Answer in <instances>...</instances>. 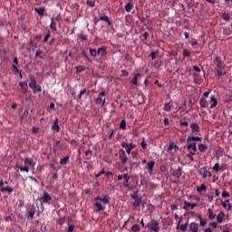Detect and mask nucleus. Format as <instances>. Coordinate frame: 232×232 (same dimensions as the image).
<instances>
[{"instance_id":"obj_28","label":"nucleus","mask_w":232,"mask_h":232,"mask_svg":"<svg viewBox=\"0 0 232 232\" xmlns=\"http://www.w3.org/2000/svg\"><path fill=\"white\" fill-rule=\"evenodd\" d=\"M181 175H182V171H181L180 167H179V169L173 172V176L179 179L181 177Z\"/></svg>"},{"instance_id":"obj_32","label":"nucleus","mask_w":232,"mask_h":232,"mask_svg":"<svg viewBox=\"0 0 232 232\" xmlns=\"http://www.w3.org/2000/svg\"><path fill=\"white\" fill-rule=\"evenodd\" d=\"M141 197L138 198H134L133 200H135V202L133 203V207L134 208H138L140 206V202H141Z\"/></svg>"},{"instance_id":"obj_12","label":"nucleus","mask_w":232,"mask_h":232,"mask_svg":"<svg viewBox=\"0 0 232 232\" xmlns=\"http://www.w3.org/2000/svg\"><path fill=\"white\" fill-rule=\"evenodd\" d=\"M155 165H156V161H148L147 163L146 169L150 175H152Z\"/></svg>"},{"instance_id":"obj_22","label":"nucleus","mask_w":232,"mask_h":232,"mask_svg":"<svg viewBox=\"0 0 232 232\" xmlns=\"http://www.w3.org/2000/svg\"><path fill=\"white\" fill-rule=\"evenodd\" d=\"M222 71L223 70H219L218 68H215L216 75H218V77H222V76L227 75V72L226 71L222 72Z\"/></svg>"},{"instance_id":"obj_34","label":"nucleus","mask_w":232,"mask_h":232,"mask_svg":"<svg viewBox=\"0 0 232 232\" xmlns=\"http://www.w3.org/2000/svg\"><path fill=\"white\" fill-rule=\"evenodd\" d=\"M171 108H172V105H170V102H165L164 103V109L163 110L165 111H170Z\"/></svg>"},{"instance_id":"obj_40","label":"nucleus","mask_w":232,"mask_h":232,"mask_svg":"<svg viewBox=\"0 0 232 232\" xmlns=\"http://www.w3.org/2000/svg\"><path fill=\"white\" fill-rule=\"evenodd\" d=\"M183 56H184V58H186V57H190L191 56V53H190V51L189 50H188V49H184L183 50Z\"/></svg>"},{"instance_id":"obj_23","label":"nucleus","mask_w":232,"mask_h":232,"mask_svg":"<svg viewBox=\"0 0 232 232\" xmlns=\"http://www.w3.org/2000/svg\"><path fill=\"white\" fill-rule=\"evenodd\" d=\"M133 6H134V5L132 3H127L126 5L124 6L125 11L127 13H130L131 10L133 9Z\"/></svg>"},{"instance_id":"obj_18","label":"nucleus","mask_w":232,"mask_h":232,"mask_svg":"<svg viewBox=\"0 0 232 232\" xmlns=\"http://www.w3.org/2000/svg\"><path fill=\"white\" fill-rule=\"evenodd\" d=\"M99 21H104L108 24L109 26H111L113 22L111 20H110V18L108 17V15H102V16H100V19Z\"/></svg>"},{"instance_id":"obj_1","label":"nucleus","mask_w":232,"mask_h":232,"mask_svg":"<svg viewBox=\"0 0 232 232\" xmlns=\"http://www.w3.org/2000/svg\"><path fill=\"white\" fill-rule=\"evenodd\" d=\"M202 138H199V136H188L187 142V150L188 151V154H187V158H188L192 162L195 161L193 156L196 155V152L198 150L197 143L195 142H201Z\"/></svg>"},{"instance_id":"obj_37","label":"nucleus","mask_w":232,"mask_h":232,"mask_svg":"<svg viewBox=\"0 0 232 232\" xmlns=\"http://www.w3.org/2000/svg\"><path fill=\"white\" fill-rule=\"evenodd\" d=\"M188 222H187L186 224L184 225H179V228L182 232H186L187 229H188Z\"/></svg>"},{"instance_id":"obj_49","label":"nucleus","mask_w":232,"mask_h":232,"mask_svg":"<svg viewBox=\"0 0 232 232\" xmlns=\"http://www.w3.org/2000/svg\"><path fill=\"white\" fill-rule=\"evenodd\" d=\"M140 146L142 147L143 150H146L147 149V143L145 141V138H142V141L140 143Z\"/></svg>"},{"instance_id":"obj_8","label":"nucleus","mask_w":232,"mask_h":232,"mask_svg":"<svg viewBox=\"0 0 232 232\" xmlns=\"http://www.w3.org/2000/svg\"><path fill=\"white\" fill-rule=\"evenodd\" d=\"M53 198L48 194V192H44L43 196L40 198L42 204H51Z\"/></svg>"},{"instance_id":"obj_4","label":"nucleus","mask_w":232,"mask_h":232,"mask_svg":"<svg viewBox=\"0 0 232 232\" xmlns=\"http://www.w3.org/2000/svg\"><path fill=\"white\" fill-rule=\"evenodd\" d=\"M160 222L155 219H151L150 222L146 226V227L150 228L151 231L154 232H159L160 227H159Z\"/></svg>"},{"instance_id":"obj_15","label":"nucleus","mask_w":232,"mask_h":232,"mask_svg":"<svg viewBox=\"0 0 232 232\" xmlns=\"http://www.w3.org/2000/svg\"><path fill=\"white\" fill-rule=\"evenodd\" d=\"M209 102L211 103L210 109H214L218 106V101L216 95H211Z\"/></svg>"},{"instance_id":"obj_17","label":"nucleus","mask_w":232,"mask_h":232,"mask_svg":"<svg viewBox=\"0 0 232 232\" xmlns=\"http://www.w3.org/2000/svg\"><path fill=\"white\" fill-rule=\"evenodd\" d=\"M200 107L203 109H206L208 107V102L204 96H201L200 102H199Z\"/></svg>"},{"instance_id":"obj_25","label":"nucleus","mask_w":232,"mask_h":232,"mask_svg":"<svg viewBox=\"0 0 232 232\" xmlns=\"http://www.w3.org/2000/svg\"><path fill=\"white\" fill-rule=\"evenodd\" d=\"M69 156H64L63 158H62V160H60V164L62 166H65L69 162Z\"/></svg>"},{"instance_id":"obj_41","label":"nucleus","mask_w":232,"mask_h":232,"mask_svg":"<svg viewBox=\"0 0 232 232\" xmlns=\"http://www.w3.org/2000/svg\"><path fill=\"white\" fill-rule=\"evenodd\" d=\"M50 28H51L52 30H53L54 32L57 31L56 23L53 21V18H52V23L50 24Z\"/></svg>"},{"instance_id":"obj_13","label":"nucleus","mask_w":232,"mask_h":232,"mask_svg":"<svg viewBox=\"0 0 232 232\" xmlns=\"http://www.w3.org/2000/svg\"><path fill=\"white\" fill-rule=\"evenodd\" d=\"M36 79L31 76V82H29V88L33 90L34 93H36Z\"/></svg>"},{"instance_id":"obj_51","label":"nucleus","mask_w":232,"mask_h":232,"mask_svg":"<svg viewBox=\"0 0 232 232\" xmlns=\"http://www.w3.org/2000/svg\"><path fill=\"white\" fill-rule=\"evenodd\" d=\"M130 197H131L132 199H137V198H140V197H139V195H138V191H135L134 193H132V194L130 195Z\"/></svg>"},{"instance_id":"obj_38","label":"nucleus","mask_w":232,"mask_h":232,"mask_svg":"<svg viewBox=\"0 0 232 232\" xmlns=\"http://www.w3.org/2000/svg\"><path fill=\"white\" fill-rule=\"evenodd\" d=\"M127 127V123L125 120H121V124H120V129L122 130H125Z\"/></svg>"},{"instance_id":"obj_3","label":"nucleus","mask_w":232,"mask_h":232,"mask_svg":"<svg viewBox=\"0 0 232 232\" xmlns=\"http://www.w3.org/2000/svg\"><path fill=\"white\" fill-rule=\"evenodd\" d=\"M119 160L122 166H125L127 164V162L129 161V158H128L125 150H123V149H120V150H119Z\"/></svg>"},{"instance_id":"obj_47","label":"nucleus","mask_w":232,"mask_h":232,"mask_svg":"<svg viewBox=\"0 0 232 232\" xmlns=\"http://www.w3.org/2000/svg\"><path fill=\"white\" fill-rule=\"evenodd\" d=\"M87 5L93 8L95 6V2L92 0H87Z\"/></svg>"},{"instance_id":"obj_19","label":"nucleus","mask_w":232,"mask_h":232,"mask_svg":"<svg viewBox=\"0 0 232 232\" xmlns=\"http://www.w3.org/2000/svg\"><path fill=\"white\" fill-rule=\"evenodd\" d=\"M17 65H18V59L15 56V57H14V63H12V67H13L14 72H19V69H18Z\"/></svg>"},{"instance_id":"obj_36","label":"nucleus","mask_w":232,"mask_h":232,"mask_svg":"<svg viewBox=\"0 0 232 232\" xmlns=\"http://www.w3.org/2000/svg\"><path fill=\"white\" fill-rule=\"evenodd\" d=\"M215 218H216V214H214V212L212 211V209L209 208V209H208V218H209L210 220H213V219H215Z\"/></svg>"},{"instance_id":"obj_39","label":"nucleus","mask_w":232,"mask_h":232,"mask_svg":"<svg viewBox=\"0 0 232 232\" xmlns=\"http://www.w3.org/2000/svg\"><path fill=\"white\" fill-rule=\"evenodd\" d=\"M84 154H85V157H86L85 159L87 160L92 159V150H90V149L88 150H85Z\"/></svg>"},{"instance_id":"obj_58","label":"nucleus","mask_w":232,"mask_h":232,"mask_svg":"<svg viewBox=\"0 0 232 232\" xmlns=\"http://www.w3.org/2000/svg\"><path fill=\"white\" fill-rule=\"evenodd\" d=\"M84 70H85V67L81 65V66L77 67V73H80V72H83Z\"/></svg>"},{"instance_id":"obj_64","label":"nucleus","mask_w":232,"mask_h":232,"mask_svg":"<svg viewBox=\"0 0 232 232\" xmlns=\"http://www.w3.org/2000/svg\"><path fill=\"white\" fill-rule=\"evenodd\" d=\"M73 230H74V226L69 225L68 232H73Z\"/></svg>"},{"instance_id":"obj_55","label":"nucleus","mask_w":232,"mask_h":232,"mask_svg":"<svg viewBox=\"0 0 232 232\" xmlns=\"http://www.w3.org/2000/svg\"><path fill=\"white\" fill-rule=\"evenodd\" d=\"M179 124H180V127H186V128L188 127V121H182L180 120V121H179Z\"/></svg>"},{"instance_id":"obj_61","label":"nucleus","mask_w":232,"mask_h":232,"mask_svg":"<svg viewBox=\"0 0 232 232\" xmlns=\"http://www.w3.org/2000/svg\"><path fill=\"white\" fill-rule=\"evenodd\" d=\"M209 227H213L214 229H216L218 227V224L215 222H212L209 224Z\"/></svg>"},{"instance_id":"obj_27","label":"nucleus","mask_w":232,"mask_h":232,"mask_svg":"<svg viewBox=\"0 0 232 232\" xmlns=\"http://www.w3.org/2000/svg\"><path fill=\"white\" fill-rule=\"evenodd\" d=\"M174 148H177L176 143H169V148L167 149V152L171 154Z\"/></svg>"},{"instance_id":"obj_59","label":"nucleus","mask_w":232,"mask_h":232,"mask_svg":"<svg viewBox=\"0 0 232 232\" xmlns=\"http://www.w3.org/2000/svg\"><path fill=\"white\" fill-rule=\"evenodd\" d=\"M85 93H86V89L82 90L79 94V99L82 100V96L84 95Z\"/></svg>"},{"instance_id":"obj_9","label":"nucleus","mask_w":232,"mask_h":232,"mask_svg":"<svg viewBox=\"0 0 232 232\" xmlns=\"http://www.w3.org/2000/svg\"><path fill=\"white\" fill-rule=\"evenodd\" d=\"M198 174L202 176L203 179H207L208 177H211L212 174L208 170L207 167H203L198 170Z\"/></svg>"},{"instance_id":"obj_29","label":"nucleus","mask_w":232,"mask_h":232,"mask_svg":"<svg viewBox=\"0 0 232 232\" xmlns=\"http://www.w3.org/2000/svg\"><path fill=\"white\" fill-rule=\"evenodd\" d=\"M198 150H200V152L205 153L208 150V145L200 143V145H198Z\"/></svg>"},{"instance_id":"obj_2","label":"nucleus","mask_w":232,"mask_h":232,"mask_svg":"<svg viewBox=\"0 0 232 232\" xmlns=\"http://www.w3.org/2000/svg\"><path fill=\"white\" fill-rule=\"evenodd\" d=\"M131 179L130 176H129L128 173H125L123 175L118 176V180L121 181V179H124L123 186L129 189H132V185L130 184V179Z\"/></svg>"},{"instance_id":"obj_21","label":"nucleus","mask_w":232,"mask_h":232,"mask_svg":"<svg viewBox=\"0 0 232 232\" xmlns=\"http://www.w3.org/2000/svg\"><path fill=\"white\" fill-rule=\"evenodd\" d=\"M194 81L197 84H201L203 82L202 78L197 72L194 73Z\"/></svg>"},{"instance_id":"obj_35","label":"nucleus","mask_w":232,"mask_h":232,"mask_svg":"<svg viewBox=\"0 0 232 232\" xmlns=\"http://www.w3.org/2000/svg\"><path fill=\"white\" fill-rule=\"evenodd\" d=\"M90 53L92 57H96L97 55H99L98 50L94 48H90Z\"/></svg>"},{"instance_id":"obj_33","label":"nucleus","mask_w":232,"mask_h":232,"mask_svg":"<svg viewBox=\"0 0 232 232\" xmlns=\"http://www.w3.org/2000/svg\"><path fill=\"white\" fill-rule=\"evenodd\" d=\"M224 217H225V213L224 212H220L218 214V218H217L218 223H222Z\"/></svg>"},{"instance_id":"obj_63","label":"nucleus","mask_w":232,"mask_h":232,"mask_svg":"<svg viewBox=\"0 0 232 232\" xmlns=\"http://www.w3.org/2000/svg\"><path fill=\"white\" fill-rule=\"evenodd\" d=\"M207 225V220L206 219H201L200 220V226L205 227Z\"/></svg>"},{"instance_id":"obj_6","label":"nucleus","mask_w":232,"mask_h":232,"mask_svg":"<svg viewBox=\"0 0 232 232\" xmlns=\"http://www.w3.org/2000/svg\"><path fill=\"white\" fill-rule=\"evenodd\" d=\"M214 63L217 64V67H215V69L224 70L226 68V64L224 63L220 56H216Z\"/></svg>"},{"instance_id":"obj_30","label":"nucleus","mask_w":232,"mask_h":232,"mask_svg":"<svg viewBox=\"0 0 232 232\" xmlns=\"http://www.w3.org/2000/svg\"><path fill=\"white\" fill-rule=\"evenodd\" d=\"M139 77H141V74L140 72L135 73V76H134V78L131 81L133 85H137L138 84V78Z\"/></svg>"},{"instance_id":"obj_62","label":"nucleus","mask_w":232,"mask_h":232,"mask_svg":"<svg viewBox=\"0 0 232 232\" xmlns=\"http://www.w3.org/2000/svg\"><path fill=\"white\" fill-rule=\"evenodd\" d=\"M222 197H223V198H228V197H230V195H229L228 192H227L226 190H224V191H223V194H222Z\"/></svg>"},{"instance_id":"obj_42","label":"nucleus","mask_w":232,"mask_h":232,"mask_svg":"<svg viewBox=\"0 0 232 232\" xmlns=\"http://www.w3.org/2000/svg\"><path fill=\"white\" fill-rule=\"evenodd\" d=\"M131 231L132 232H140V226L137 225V224L133 225L132 227H131Z\"/></svg>"},{"instance_id":"obj_11","label":"nucleus","mask_w":232,"mask_h":232,"mask_svg":"<svg viewBox=\"0 0 232 232\" xmlns=\"http://www.w3.org/2000/svg\"><path fill=\"white\" fill-rule=\"evenodd\" d=\"M101 54L102 60H105L107 58V50L106 47L102 46L98 48V55Z\"/></svg>"},{"instance_id":"obj_16","label":"nucleus","mask_w":232,"mask_h":232,"mask_svg":"<svg viewBox=\"0 0 232 232\" xmlns=\"http://www.w3.org/2000/svg\"><path fill=\"white\" fill-rule=\"evenodd\" d=\"M188 227H189V232H199L198 224L192 222Z\"/></svg>"},{"instance_id":"obj_44","label":"nucleus","mask_w":232,"mask_h":232,"mask_svg":"<svg viewBox=\"0 0 232 232\" xmlns=\"http://www.w3.org/2000/svg\"><path fill=\"white\" fill-rule=\"evenodd\" d=\"M197 190H198L199 193H201L202 191H206V190H207V187H206L204 184H202L200 187H198V188H197Z\"/></svg>"},{"instance_id":"obj_31","label":"nucleus","mask_w":232,"mask_h":232,"mask_svg":"<svg viewBox=\"0 0 232 232\" xmlns=\"http://www.w3.org/2000/svg\"><path fill=\"white\" fill-rule=\"evenodd\" d=\"M95 207L97 208L98 211L101 212V211H103L106 207H103L100 202H96L95 203Z\"/></svg>"},{"instance_id":"obj_14","label":"nucleus","mask_w":232,"mask_h":232,"mask_svg":"<svg viewBox=\"0 0 232 232\" xmlns=\"http://www.w3.org/2000/svg\"><path fill=\"white\" fill-rule=\"evenodd\" d=\"M95 201H101L102 202L104 205H107L110 203V198H107L106 196H104L103 198H102L101 196H97L95 198H94Z\"/></svg>"},{"instance_id":"obj_57","label":"nucleus","mask_w":232,"mask_h":232,"mask_svg":"<svg viewBox=\"0 0 232 232\" xmlns=\"http://www.w3.org/2000/svg\"><path fill=\"white\" fill-rule=\"evenodd\" d=\"M34 216V211H29L28 215H27V218L33 219Z\"/></svg>"},{"instance_id":"obj_48","label":"nucleus","mask_w":232,"mask_h":232,"mask_svg":"<svg viewBox=\"0 0 232 232\" xmlns=\"http://www.w3.org/2000/svg\"><path fill=\"white\" fill-rule=\"evenodd\" d=\"M43 53L42 50H37L35 53V58L43 59V56L41 55Z\"/></svg>"},{"instance_id":"obj_56","label":"nucleus","mask_w":232,"mask_h":232,"mask_svg":"<svg viewBox=\"0 0 232 232\" xmlns=\"http://www.w3.org/2000/svg\"><path fill=\"white\" fill-rule=\"evenodd\" d=\"M80 39H81L82 41H87V35H86L85 34L82 33V34H80Z\"/></svg>"},{"instance_id":"obj_53","label":"nucleus","mask_w":232,"mask_h":232,"mask_svg":"<svg viewBox=\"0 0 232 232\" xmlns=\"http://www.w3.org/2000/svg\"><path fill=\"white\" fill-rule=\"evenodd\" d=\"M21 92H22L23 94H26V93L28 92V86H27V84L24 85V87H22Z\"/></svg>"},{"instance_id":"obj_26","label":"nucleus","mask_w":232,"mask_h":232,"mask_svg":"<svg viewBox=\"0 0 232 232\" xmlns=\"http://www.w3.org/2000/svg\"><path fill=\"white\" fill-rule=\"evenodd\" d=\"M0 191H1L2 193L7 192L8 194H11V193L14 191V188H10V187H5V188H2L0 189Z\"/></svg>"},{"instance_id":"obj_60","label":"nucleus","mask_w":232,"mask_h":232,"mask_svg":"<svg viewBox=\"0 0 232 232\" xmlns=\"http://www.w3.org/2000/svg\"><path fill=\"white\" fill-rule=\"evenodd\" d=\"M50 167H51L55 172H57L58 169H59L57 167H55L54 163H50Z\"/></svg>"},{"instance_id":"obj_46","label":"nucleus","mask_w":232,"mask_h":232,"mask_svg":"<svg viewBox=\"0 0 232 232\" xmlns=\"http://www.w3.org/2000/svg\"><path fill=\"white\" fill-rule=\"evenodd\" d=\"M131 134L133 135V137H138L139 136V130H138V129L136 127H134L132 129Z\"/></svg>"},{"instance_id":"obj_7","label":"nucleus","mask_w":232,"mask_h":232,"mask_svg":"<svg viewBox=\"0 0 232 232\" xmlns=\"http://www.w3.org/2000/svg\"><path fill=\"white\" fill-rule=\"evenodd\" d=\"M121 147L126 150L128 155H130L131 150L136 148V145H133V143H126V141H122Z\"/></svg>"},{"instance_id":"obj_5","label":"nucleus","mask_w":232,"mask_h":232,"mask_svg":"<svg viewBox=\"0 0 232 232\" xmlns=\"http://www.w3.org/2000/svg\"><path fill=\"white\" fill-rule=\"evenodd\" d=\"M106 96V92L105 91H102L99 94H98V98L95 99V102L96 104L100 105L102 102V106H104L105 102H106V99L102 97Z\"/></svg>"},{"instance_id":"obj_45","label":"nucleus","mask_w":232,"mask_h":232,"mask_svg":"<svg viewBox=\"0 0 232 232\" xmlns=\"http://www.w3.org/2000/svg\"><path fill=\"white\" fill-rule=\"evenodd\" d=\"M24 163L31 166V167L34 166V163H33L32 160H29V158H25Z\"/></svg>"},{"instance_id":"obj_10","label":"nucleus","mask_w":232,"mask_h":232,"mask_svg":"<svg viewBox=\"0 0 232 232\" xmlns=\"http://www.w3.org/2000/svg\"><path fill=\"white\" fill-rule=\"evenodd\" d=\"M191 132L195 135H198L200 132V127L198 123L193 122L190 123Z\"/></svg>"},{"instance_id":"obj_52","label":"nucleus","mask_w":232,"mask_h":232,"mask_svg":"<svg viewBox=\"0 0 232 232\" xmlns=\"http://www.w3.org/2000/svg\"><path fill=\"white\" fill-rule=\"evenodd\" d=\"M60 144V140L55 141L53 145V152L56 153L58 151L57 146Z\"/></svg>"},{"instance_id":"obj_43","label":"nucleus","mask_w":232,"mask_h":232,"mask_svg":"<svg viewBox=\"0 0 232 232\" xmlns=\"http://www.w3.org/2000/svg\"><path fill=\"white\" fill-rule=\"evenodd\" d=\"M223 19L226 21V22H229L230 21V14L228 13H223V15H222Z\"/></svg>"},{"instance_id":"obj_24","label":"nucleus","mask_w":232,"mask_h":232,"mask_svg":"<svg viewBox=\"0 0 232 232\" xmlns=\"http://www.w3.org/2000/svg\"><path fill=\"white\" fill-rule=\"evenodd\" d=\"M34 11H35V13H37L40 16H44V13L45 12V8H44V7H40V8L35 7V8H34Z\"/></svg>"},{"instance_id":"obj_54","label":"nucleus","mask_w":232,"mask_h":232,"mask_svg":"<svg viewBox=\"0 0 232 232\" xmlns=\"http://www.w3.org/2000/svg\"><path fill=\"white\" fill-rule=\"evenodd\" d=\"M213 169H214L216 172L220 171L219 163H216L215 166L213 167Z\"/></svg>"},{"instance_id":"obj_50","label":"nucleus","mask_w":232,"mask_h":232,"mask_svg":"<svg viewBox=\"0 0 232 232\" xmlns=\"http://www.w3.org/2000/svg\"><path fill=\"white\" fill-rule=\"evenodd\" d=\"M184 207H183V208L185 209V210H188V208H190L191 207V203H189V202H188V201H185L184 202Z\"/></svg>"},{"instance_id":"obj_20","label":"nucleus","mask_w":232,"mask_h":232,"mask_svg":"<svg viewBox=\"0 0 232 232\" xmlns=\"http://www.w3.org/2000/svg\"><path fill=\"white\" fill-rule=\"evenodd\" d=\"M52 130H54L55 132H59L60 131V127L58 125V118H55L54 120V123L52 127Z\"/></svg>"}]
</instances>
